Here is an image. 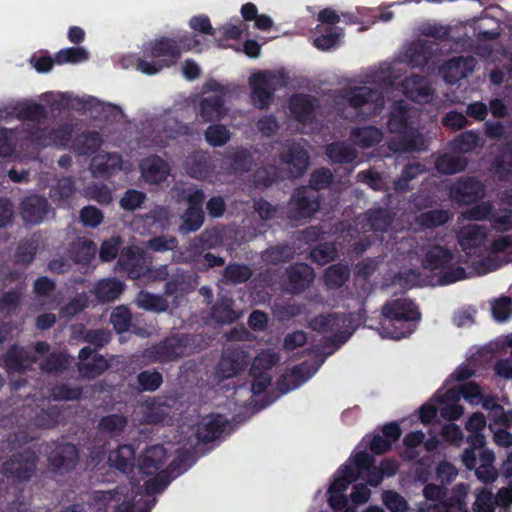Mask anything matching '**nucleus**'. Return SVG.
Here are the masks:
<instances>
[{
	"instance_id": "obj_1",
	"label": "nucleus",
	"mask_w": 512,
	"mask_h": 512,
	"mask_svg": "<svg viewBox=\"0 0 512 512\" xmlns=\"http://www.w3.org/2000/svg\"><path fill=\"white\" fill-rule=\"evenodd\" d=\"M167 461V451L159 444L147 447L137 459V468L143 475L153 476L147 479L143 486L148 495L162 492L170 482V469H175L173 462L168 469H164Z\"/></svg>"
},
{
	"instance_id": "obj_2",
	"label": "nucleus",
	"mask_w": 512,
	"mask_h": 512,
	"mask_svg": "<svg viewBox=\"0 0 512 512\" xmlns=\"http://www.w3.org/2000/svg\"><path fill=\"white\" fill-rule=\"evenodd\" d=\"M381 315L380 335L391 339H400L409 334V322L420 317L414 304L405 298L386 302Z\"/></svg>"
},
{
	"instance_id": "obj_3",
	"label": "nucleus",
	"mask_w": 512,
	"mask_h": 512,
	"mask_svg": "<svg viewBox=\"0 0 512 512\" xmlns=\"http://www.w3.org/2000/svg\"><path fill=\"white\" fill-rule=\"evenodd\" d=\"M145 53L159 60H139L137 69L144 74L154 75L178 62L181 57V47L176 39L160 37L148 43Z\"/></svg>"
},
{
	"instance_id": "obj_4",
	"label": "nucleus",
	"mask_w": 512,
	"mask_h": 512,
	"mask_svg": "<svg viewBox=\"0 0 512 512\" xmlns=\"http://www.w3.org/2000/svg\"><path fill=\"white\" fill-rule=\"evenodd\" d=\"M417 109L410 108L401 100L395 105L388 126L391 132L402 134L400 150L404 152L424 149L423 137L412 127L411 118L417 115Z\"/></svg>"
},
{
	"instance_id": "obj_5",
	"label": "nucleus",
	"mask_w": 512,
	"mask_h": 512,
	"mask_svg": "<svg viewBox=\"0 0 512 512\" xmlns=\"http://www.w3.org/2000/svg\"><path fill=\"white\" fill-rule=\"evenodd\" d=\"M468 485H455L449 495L444 485L426 484L423 488L425 500L434 504V512H462L466 508Z\"/></svg>"
},
{
	"instance_id": "obj_6",
	"label": "nucleus",
	"mask_w": 512,
	"mask_h": 512,
	"mask_svg": "<svg viewBox=\"0 0 512 512\" xmlns=\"http://www.w3.org/2000/svg\"><path fill=\"white\" fill-rule=\"evenodd\" d=\"M254 103L261 109L267 107L278 88L284 86L282 76L268 71H260L249 78Z\"/></svg>"
},
{
	"instance_id": "obj_7",
	"label": "nucleus",
	"mask_w": 512,
	"mask_h": 512,
	"mask_svg": "<svg viewBox=\"0 0 512 512\" xmlns=\"http://www.w3.org/2000/svg\"><path fill=\"white\" fill-rule=\"evenodd\" d=\"M319 208V195L307 187L295 190L288 207L287 216L291 221L301 222L313 216Z\"/></svg>"
},
{
	"instance_id": "obj_8",
	"label": "nucleus",
	"mask_w": 512,
	"mask_h": 512,
	"mask_svg": "<svg viewBox=\"0 0 512 512\" xmlns=\"http://www.w3.org/2000/svg\"><path fill=\"white\" fill-rule=\"evenodd\" d=\"M185 170L188 175L201 180H212L223 174L221 160L210 156L204 151H196L185 159Z\"/></svg>"
},
{
	"instance_id": "obj_9",
	"label": "nucleus",
	"mask_w": 512,
	"mask_h": 512,
	"mask_svg": "<svg viewBox=\"0 0 512 512\" xmlns=\"http://www.w3.org/2000/svg\"><path fill=\"white\" fill-rule=\"evenodd\" d=\"M347 102L350 106L357 108L366 106V115L380 112L383 106V94L377 89L368 86L347 89L341 97L339 104Z\"/></svg>"
},
{
	"instance_id": "obj_10",
	"label": "nucleus",
	"mask_w": 512,
	"mask_h": 512,
	"mask_svg": "<svg viewBox=\"0 0 512 512\" xmlns=\"http://www.w3.org/2000/svg\"><path fill=\"white\" fill-rule=\"evenodd\" d=\"M186 344V337L180 335L173 336L146 349L144 357L150 362L174 361L185 355L187 349Z\"/></svg>"
},
{
	"instance_id": "obj_11",
	"label": "nucleus",
	"mask_w": 512,
	"mask_h": 512,
	"mask_svg": "<svg viewBox=\"0 0 512 512\" xmlns=\"http://www.w3.org/2000/svg\"><path fill=\"white\" fill-rule=\"evenodd\" d=\"M281 165L290 177H300L309 165V157L300 143L287 144L280 155Z\"/></svg>"
},
{
	"instance_id": "obj_12",
	"label": "nucleus",
	"mask_w": 512,
	"mask_h": 512,
	"mask_svg": "<svg viewBox=\"0 0 512 512\" xmlns=\"http://www.w3.org/2000/svg\"><path fill=\"white\" fill-rule=\"evenodd\" d=\"M93 500L99 510L106 509L111 505L118 507L125 501L126 503L129 502L131 512H139V510L143 512L150 511V507L144 508V506H147V503L142 505L140 501L135 502L133 495H129L127 489L124 487L109 491H95L93 493Z\"/></svg>"
},
{
	"instance_id": "obj_13",
	"label": "nucleus",
	"mask_w": 512,
	"mask_h": 512,
	"mask_svg": "<svg viewBox=\"0 0 512 512\" xmlns=\"http://www.w3.org/2000/svg\"><path fill=\"white\" fill-rule=\"evenodd\" d=\"M249 357L246 352L238 348H228L217 365V376L219 379L234 377L248 364Z\"/></svg>"
},
{
	"instance_id": "obj_14",
	"label": "nucleus",
	"mask_w": 512,
	"mask_h": 512,
	"mask_svg": "<svg viewBox=\"0 0 512 512\" xmlns=\"http://www.w3.org/2000/svg\"><path fill=\"white\" fill-rule=\"evenodd\" d=\"M35 468L36 456L29 449L13 454L4 464L5 473L18 479L30 478Z\"/></svg>"
},
{
	"instance_id": "obj_15",
	"label": "nucleus",
	"mask_w": 512,
	"mask_h": 512,
	"mask_svg": "<svg viewBox=\"0 0 512 512\" xmlns=\"http://www.w3.org/2000/svg\"><path fill=\"white\" fill-rule=\"evenodd\" d=\"M475 65L476 60L471 56L454 57L442 65L440 73L446 83L455 84L472 73Z\"/></svg>"
},
{
	"instance_id": "obj_16",
	"label": "nucleus",
	"mask_w": 512,
	"mask_h": 512,
	"mask_svg": "<svg viewBox=\"0 0 512 512\" xmlns=\"http://www.w3.org/2000/svg\"><path fill=\"white\" fill-rule=\"evenodd\" d=\"M139 169L142 180L152 185L162 183L170 173L169 164L156 155L144 158L139 164Z\"/></svg>"
},
{
	"instance_id": "obj_17",
	"label": "nucleus",
	"mask_w": 512,
	"mask_h": 512,
	"mask_svg": "<svg viewBox=\"0 0 512 512\" xmlns=\"http://www.w3.org/2000/svg\"><path fill=\"white\" fill-rule=\"evenodd\" d=\"M50 211L48 201L41 196L31 195L21 203L20 214L22 219L29 224H40Z\"/></svg>"
},
{
	"instance_id": "obj_18",
	"label": "nucleus",
	"mask_w": 512,
	"mask_h": 512,
	"mask_svg": "<svg viewBox=\"0 0 512 512\" xmlns=\"http://www.w3.org/2000/svg\"><path fill=\"white\" fill-rule=\"evenodd\" d=\"M78 462V452L72 444L57 446L49 457V468L53 473H63L73 469Z\"/></svg>"
},
{
	"instance_id": "obj_19",
	"label": "nucleus",
	"mask_w": 512,
	"mask_h": 512,
	"mask_svg": "<svg viewBox=\"0 0 512 512\" xmlns=\"http://www.w3.org/2000/svg\"><path fill=\"white\" fill-rule=\"evenodd\" d=\"M393 214L386 209L369 210L357 218V229L362 232L374 230L376 232H385L391 226Z\"/></svg>"
},
{
	"instance_id": "obj_20",
	"label": "nucleus",
	"mask_w": 512,
	"mask_h": 512,
	"mask_svg": "<svg viewBox=\"0 0 512 512\" xmlns=\"http://www.w3.org/2000/svg\"><path fill=\"white\" fill-rule=\"evenodd\" d=\"M433 46L432 41H414L406 46L400 56V61L406 62L412 67H422L432 58Z\"/></svg>"
},
{
	"instance_id": "obj_21",
	"label": "nucleus",
	"mask_w": 512,
	"mask_h": 512,
	"mask_svg": "<svg viewBox=\"0 0 512 512\" xmlns=\"http://www.w3.org/2000/svg\"><path fill=\"white\" fill-rule=\"evenodd\" d=\"M403 93L411 100L419 103H428L433 98V90L428 79L412 75L402 83Z\"/></svg>"
},
{
	"instance_id": "obj_22",
	"label": "nucleus",
	"mask_w": 512,
	"mask_h": 512,
	"mask_svg": "<svg viewBox=\"0 0 512 512\" xmlns=\"http://www.w3.org/2000/svg\"><path fill=\"white\" fill-rule=\"evenodd\" d=\"M451 197L462 204H468L484 195L483 185L476 179L469 177L461 179L452 185Z\"/></svg>"
},
{
	"instance_id": "obj_23",
	"label": "nucleus",
	"mask_w": 512,
	"mask_h": 512,
	"mask_svg": "<svg viewBox=\"0 0 512 512\" xmlns=\"http://www.w3.org/2000/svg\"><path fill=\"white\" fill-rule=\"evenodd\" d=\"M79 359V373L84 378H95L108 368L107 360L93 353L89 347L80 350Z\"/></svg>"
},
{
	"instance_id": "obj_24",
	"label": "nucleus",
	"mask_w": 512,
	"mask_h": 512,
	"mask_svg": "<svg viewBox=\"0 0 512 512\" xmlns=\"http://www.w3.org/2000/svg\"><path fill=\"white\" fill-rule=\"evenodd\" d=\"M287 273L286 289L291 293H299L314 280L313 269L304 263H298L289 267Z\"/></svg>"
},
{
	"instance_id": "obj_25",
	"label": "nucleus",
	"mask_w": 512,
	"mask_h": 512,
	"mask_svg": "<svg viewBox=\"0 0 512 512\" xmlns=\"http://www.w3.org/2000/svg\"><path fill=\"white\" fill-rule=\"evenodd\" d=\"M315 370L307 363H302L292 369L286 370L278 381V389L281 393L289 392L312 377Z\"/></svg>"
},
{
	"instance_id": "obj_26",
	"label": "nucleus",
	"mask_w": 512,
	"mask_h": 512,
	"mask_svg": "<svg viewBox=\"0 0 512 512\" xmlns=\"http://www.w3.org/2000/svg\"><path fill=\"white\" fill-rule=\"evenodd\" d=\"M373 464V457L363 451L357 453L353 459V467L359 479H366L369 485L375 487L381 483L383 475L376 471Z\"/></svg>"
},
{
	"instance_id": "obj_27",
	"label": "nucleus",
	"mask_w": 512,
	"mask_h": 512,
	"mask_svg": "<svg viewBox=\"0 0 512 512\" xmlns=\"http://www.w3.org/2000/svg\"><path fill=\"white\" fill-rule=\"evenodd\" d=\"M227 419L222 415H208L197 425L196 436L201 442H210L218 438L224 431Z\"/></svg>"
},
{
	"instance_id": "obj_28",
	"label": "nucleus",
	"mask_w": 512,
	"mask_h": 512,
	"mask_svg": "<svg viewBox=\"0 0 512 512\" xmlns=\"http://www.w3.org/2000/svg\"><path fill=\"white\" fill-rule=\"evenodd\" d=\"M486 236L487 233L485 227L478 224L462 226L457 233L458 243L467 253H470V250L481 246L484 243Z\"/></svg>"
},
{
	"instance_id": "obj_29",
	"label": "nucleus",
	"mask_w": 512,
	"mask_h": 512,
	"mask_svg": "<svg viewBox=\"0 0 512 512\" xmlns=\"http://www.w3.org/2000/svg\"><path fill=\"white\" fill-rule=\"evenodd\" d=\"M108 463L122 473H130L136 463L134 448L129 444L118 446L109 453Z\"/></svg>"
},
{
	"instance_id": "obj_30",
	"label": "nucleus",
	"mask_w": 512,
	"mask_h": 512,
	"mask_svg": "<svg viewBox=\"0 0 512 512\" xmlns=\"http://www.w3.org/2000/svg\"><path fill=\"white\" fill-rule=\"evenodd\" d=\"M252 164V156L246 150H237L227 153L224 158L221 159V169L223 170V174L249 171Z\"/></svg>"
},
{
	"instance_id": "obj_31",
	"label": "nucleus",
	"mask_w": 512,
	"mask_h": 512,
	"mask_svg": "<svg viewBox=\"0 0 512 512\" xmlns=\"http://www.w3.org/2000/svg\"><path fill=\"white\" fill-rule=\"evenodd\" d=\"M38 361V357L24 348L13 347L6 355L5 363L10 372L23 373Z\"/></svg>"
},
{
	"instance_id": "obj_32",
	"label": "nucleus",
	"mask_w": 512,
	"mask_h": 512,
	"mask_svg": "<svg viewBox=\"0 0 512 512\" xmlns=\"http://www.w3.org/2000/svg\"><path fill=\"white\" fill-rule=\"evenodd\" d=\"M142 420L145 423L157 424L164 422L171 413V408L160 400H147L140 406Z\"/></svg>"
},
{
	"instance_id": "obj_33",
	"label": "nucleus",
	"mask_w": 512,
	"mask_h": 512,
	"mask_svg": "<svg viewBox=\"0 0 512 512\" xmlns=\"http://www.w3.org/2000/svg\"><path fill=\"white\" fill-rule=\"evenodd\" d=\"M465 428L469 432L467 442L474 448H483L486 444V438L482 433L486 428L485 416L480 412L473 413L466 422Z\"/></svg>"
},
{
	"instance_id": "obj_34",
	"label": "nucleus",
	"mask_w": 512,
	"mask_h": 512,
	"mask_svg": "<svg viewBox=\"0 0 512 512\" xmlns=\"http://www.w3.org/2000/svg\"><path fill=\"white\" fill-rule=\"evenodd\" d=\"M460 392L457 387H453L442 396L438 410L440 414L449 420L458 419L464 412L462 406L458 405Z\"/></svg>"
},
{
	"instance_id": "obj_35",
	"label": "nucleus",
	"mask_w": 512,
	"mask_h": 512,
	"mask_svg": "<svg viewBox=\"0 0 512 512\" xmlns=\"http://www.w3.org/2000/svg\"><path fill=\"white\" fill-rule=\"evenodd\" d=\"M71 137V128L64 125L56 130H39L35 132L33 138L41 146L50 145L63 146Z\"/></svg>"
},
{
	"instance_id": "obj_36",
	"label": "nucleus",
	"mask_w": 512,
	"mask_h": 512,
	"mask_svg": "<svg viewBox=\"0 0 512 512\" xmlns=\"http://www.w3.org/2000/svg\"><path fill=\"white\" fill-rule=\"evenodd\" d=\"M226 113L227 109L219 96L205 97L200 102V116L204 122L220 120Z\"/></svg>"
},
{
	"instance_id": "obj_37",
	"label": "nucleus",
	"mask_w": 512,
	"mask_h": 512,
	"mask_svg": "<svg viewBox=\"0 0 512 512\" xmlns=\"http://www.w3.org/2000/svg\"><path fill=\"white\" fill-rule=\"evenodd\" d=\"M173 212L166 206H157L142 217L149 229L164 230L171 224Z\"/></svg>"
},
{
	"instance_id": "obj_38",
	"label": "nucleus",
	"mask_w": 512,
	"mask_h": 512,
	"mask_svg": "<svg viewBox=\"0 0 512 512\" xmlns=\"http://www.w3.org/2000/svg\"><path fill=\"white\" fill-rule=\"evenodd\" d=\"M502 201L512 205V190H506L502 193ZM489 221L497 230L506 231L512 229V209L492 210Z\"/></svg>"
},
{
	"instance_id": "obj_39",
	"label": "nucleus",
	"mask_w": 512,
	"mask_h": 512,
	"mask_svg": "<svg viewBox=\"0 0 512 512\" xmlns=\"http://www.w3.org/2000/svg\"><path fill=\"white\" fill-rule=\"evenodd\" d=\"M96 246L86 238L74 241L69 249L70 258L76 263L88 264L94 258Z\"/></svg>"
},
{
	"instance_id": "obj_40",
	"label": "nucleus",
	"mask_w": 512,
	"mask_h": 512,
	"mask_svg": "<svg viewBox=\"0 0 512 512\" xmlns=\"http://www.w3.org/2000/svg\"><path fill=\"white\" fill-rule=\"evenodd\" d=\"M314 100L309 95H295L290 99L289 109L298 121H307L313 110Z\"/></svg>"
},
{
	"instance_id": "obj_41",
	"label": "nucleus",
	"mask_w": 512,
	"mask_h": 512,
	"mask_svg": "<svg viewBox=\"0 0 512 512\" xmlns=\"http://www.w3.org/2000/svg\"><path fill=\"white\" fill-rule=\"evenodd\" d=\"M122 157L116 152H101L92 159V167L101 173H112L122 168Z\"/></svg>"
},
{
	"instance_id": "obj_42",
	"label": "nucleus",
	"mask_w": 512,
	"mask_h": 512,
	"mask_svg": "<svg viewBox=\"0 0 512 512\" xmlns=\"http://www.w3.org/2000/svg\"><path fill=\"white\" fill-rule=\"evenodd\" d=\"M123 291V283L116 279H103L94 289L96 297L103 302H111L118 298Z\"/></svg>"
},
{
	"instance_id": "obj_43",
	"label": "nucleus",
	"mask_w": 512,
	"mask_h": 512,
	"mask_svg": "<svg viewBox=\"0 0 512 512\" xmlns=\"http://www.w3.org/2000/svg\"><path fill=\"white\" fill-rule=\"evenodd\" d=\"M484 146V141L480 138L479 134L474 131H466L458 135L452 142V148L458 153H469L477 148L481 149Z\"/></svg>"
},
{
	"instance_id": "obj_44",
	"label": "nucleus",
	"mask_w": 512,
	"mask_h": 512,
	"mask_svg": "<svg viewBox=\"0 0 512 512\" xmlns=\"http://www.w3.org/2000/svg\"><path fill=\"white\" fill-rule=\"evenodd\" d=\"M350 138L354 144L362 148H369L382 140V132L375 127H363L354 129Z\"/></svg>"
},
{
	"instance_id": "obj_45",
	"label": "nucleus",
	"mask_w": 512,
	"mask_h": 512,
	"mask_svg": "<svg viewBox=\"0 0 512 512\" xmlns=\"http://www.w3.org/2000/svg\"><path fill=\"white\" fill-rule=\"evenodd\" d=\"M326 155L333 163H351L357 157L356 151L344 142L327 145Z\"/></svg>"
},
{
	"instance_id": "obj_46",
	"label": "nucleus",
	"mask_w": 512,
	"mask_h": 512,
	"mask_svg": "<svg viewBox=\"0 0 512 512\" xmlns=\"http://www.w3.org/2000/svg\"><path fill=\"white\" fill-rule=\"evenodd\" d=\"M280 360L279 353L275 348L262 350L254 359L250 373L257 376V372H265L275 366Z\"/></svg>"
},
{
	"instance_id": "obj_47",
	"label": "nucleus",
	"mask_w": 512,
	"mask_h": 512,
	"mask_svg": "<svg viewBox=\"0 0 512 512\" xmlns=\"http://www.w3.org/2000/svg\"><path fill=\"white\" fill-rule=\"evenodd\" d=\"M435 166L442 174H454L466 168L467 160L461 156L443 154L436 159Z\"/></svg>"
},
{
	"instance_id": "obj_48",
	"label": "nucleus",
	"mask_w": 512,
	"mask_h": 512,
	"mask_svg": "<svg viewBox=\"0 0 512 512\" xmlns=\"http://www.w3.org/2000/svg\"><path fill=\"white\" fill-rule=\"evenodd\" d=\"M182 224L179 226L180 234H188L198 230L204 222V213L202 209L187 208L181 215Z\"/></svg>"
},
{
	"instance_id": "obj_49",
	"label": "nucleus",
	"mask_w": 512,
	"mask_h": 512,
	"mask_svg": "<svg viewBox=\"0 0 512 512\" xmlns=\"http://www.w3.org/2000/svg\"><path fill=\"white\" fill-rule=\"evenodd\" d=\"M232 300L222 297L212 308V317L217 322L226 324L231 323L239 317V314L232 308Z\"/></svg>"
},
{
	"instance_id": "obj_50",
	"label": "nucleus",
	"mask_w": 512,
	"mask_h": 512,
	"mask_svg": "<svg viewBox=\"0 0 512 512\" xmlns=\"http://www.w3.org/2000/svg\"><path fill=\"white\" fill-rule=\"evenodd\" d=\"M350 275L348 266L335 264L328 267L324 274V282L331 289L341 287Z\"/></svg>"
},
{
	"instance_id": "obj_51",
	"label": "nucleus",
	"mask_w": 512,
	"mask_h": 512,
	"mask_svg": "<svg viewBox=\"0 0 512 512\" xmlns=\"http://www.w3.org/2000/svg\"><path fill=\"white\" fill-rule=\"evenodd\" d=\"M135 301L138 307L153 312H164L168 308V302L163 297L146 291L139 292Z\"/></svg>"
},
{
	"instance_id": "obj_52",
	"label": "nucleus",
	"mask_w": 512,
	"mask_h": 512,
	"mask_svg": "<svg viewBox=\"0 0 512 512\" xmlns=\"http://www.w3.org/2000/svg\"><path fill=\"white\" fill-rule=\"evenodd\" d=\"M101 143L102 139L97 132H87L76 139L74 150L81 155L93 154Z\"/></svg>"
},
{
	"instance_id": "obj_53",
	"label": "nucleus",
	"mask_w": 512,
	"mask_h": 512,
	"mask_svg": "<svg viewBox=\"0 0 512 512\" xmlns=\"http://www.w3.org/2000/svg\"><path fill=\"white\" fill-rule=\"evenodd\" d=\"M452 260V254L441 246H433L425 256L423 264L430 269L443 267Z\"/></svg>"
},
{
	"instance_id": "obj_54",
	"label": "nucleus",
	"mask_w": 512,
	"mask_h": 512,
	"mask_svg": "<svg viewBox=\"0 0 512 512\" xmlns=\"http://www.w3.org/2000/svg\"><path fill=\"white\" fill-rule=\"evenodd\" d=\"M205 139L211 146L221 147L229 142L231 133L223 125H210L205 131Z\"/></svg>"
},
{
	"instance_id": "obj_55",
	"label": "nucleus",
	"mask_w": 512,
	"mask_h": 512,
	"mask_svg": "<svg viewBox=\"0 0 512 512\" xmlns=\"http://www.w3.org/2000/svg\"><path fill=\"white\" fill-rule=\"evenodd\" d=\"M294 251L287 245H276L268 248L263 252L262 258L264 261L271 264H278L286 262L293 258Z\"/></svg>"
},
{
	"instance_id": "obj_56",
	"label": "nucleus",
	"mask_w": 512,
	"mask_h": 512,
	"mask_svg": "<svg viewBox=\"0 0 512 512\" xmlns=\"http://www.w3.org/2000/svg\"><path fill=\"white\" fill-rule=\"evenodd\" d=\"M344 322V319L336 315H319L311 321L310 326L313 330L327 332L341 328Z\"/></svg>"
},
{
	"instance_id": "obj_57",
	"label": "nucleus",
	"mask_w": 512,
	"mask_h": 512,
	"mask_svg": "<svg viewBox=\"0 0 512 512\" xmlns=\"http://www.w3.org/2000/svg\"><path fill=\"white\" fill-rule=\"evenodd\" d=\"M127 425V419L122 415H108L99 421V429L110 435L121 433Z\"/></svg>"
},
{
	"instance_id": "obj_58",
	"label": "nucleus",
	"mask_w": 512,
	"mask_h": 512,
	"mask_svg": "<svg viewBox=\"0 0 512 512\" xmlns=\"http://www.w3.org/2000/svg\"><path fill=\"white\" fill-rule=\"evenodd\" d=\"M75 193L74 183L70 178H61L51 189V198L66 203Z\"/></svg>"
},
{
	"instance_id": "obj_59",
	"label": "nucleus",
	"mask_w": 512,
	"mask_h": 512,
	"mask_svg": "<svg viewBox=\"0 0 512 512\" xmlns=\"http://www.w3.org/2000/svg\"><path fill=\"white\" fill-rule=\"evenodd\" d=\"M88 59V52L81 47H72L60 50L55 56V62L58 64L72 63L76 64Z\"/></svg>"
},
{
	"instance_id": "obj_60",
	"label": "nucleus",
	"mask_w": 512,
	"mask_h": 512,
	"mask_svg": "<svg viewBox=\"0 0 512 512\" xmlns=\"http://www.w3.org/2000/svg\"><path fill=\"white\" fill-rule=\"evenodd\" d=\"M492 315L495 320L504 322L512 315V300L510 297L503 296L490 302Z\"/></svg>"
},
{
	"instance_id": "obj_61",
	"label": "nucleus",
	"mask_w": 512,
	"mask_h": 512,
	"mask_svg": "<svg viewBox=\"0 0 512 512\" xmlns=\"http://www.w3.org/2000/svg\"><path fill=\"white\" fill-rule=\"evenodd\" d=\"M449 217V213L445 210H430L421 213L417 217V222L423 227L433 228L447 222Z\"/></svg>"
},
{
	"instance_id": "obj_62",
	"label": "nucleus",
	"mask_w": 512,
	"mask_h": 512,
	"mask_svg": "<svg viewBox=\"0 0 512 512\" xmlns=\"http://www.w3.org/2000/svg\"><path fill=\"white\" fill-rule=\"evenodd\" d=\"M251 270L243 265H229L225 268L223 279L230 284H238L247 281L251 277Z\"/></svg>"
},
{
	"instance_id": "obj_63",
	"label": "nucleus",
	"mask_w": 512,
	"mask_h": 512,
	"mask_svg": "<svg viewBox=\"0 0 512 512\" xmlns=\"http://www.w3.org/2000/svg\"><path fill=\"white\" fill-rule=\"evenodd\" d=\"M496 506L493 493L482 489L476 494L472 509L474 512H495Z\"/></svg>"
},
{
	"instance_id": "obj_64",
	"label": "nucleus",
	"mask_w": 512,
	"mask_h": 512,
	"mask_svg": "<svg viewBox=\"0 0 512 512\" xmlns=\"http://www.w3.org/2000/svg\"><path fill=\"white\" fill-rule=\"evenodd\" d=\"M491 252L495 255H501V262L508 263L512 261V236H501L493 241Z\"/></svg>"
}]
</instances>
